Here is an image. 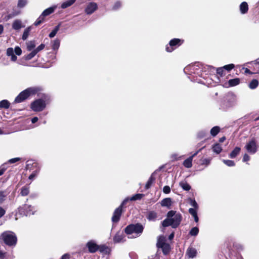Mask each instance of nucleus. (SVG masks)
I'll use <instances>...</instances> for the list:
<instances>
[{"instance_id":"nucleus-13","label":"nucleus","mask_w":259,"mask_h":259,"mask_svg":"<svg viewBox=\"0 0 259 259\" xmlns=\"http://www.w3.org/2000/svg\"><path fill=\"white\" fill-rule=\"evenodd\" d=\"M22 27H24V26L22 25L20 20H15L12 24V28L16 30H18Z\"/></svg>"},{"instance_id":"nucleus-37","label":"nucleus","mask_w":259,"mask_h":259,"mask_svg":"<svg viewBox=\"0 0 259 259\" xmlns=\"http://www.w3.org/2000/svg\"><path fill=\"white\" fill-rule=\"evenodd\" d=\"M60 46V40L58 39H56L52 42V49L54 50H58Z\"/></svg>"},{"instance_id":"nucleus-50","label":"nucleus","mask_w":259,"mask_h":259,"mask_svg":"<svg viewBox=\"0 0 259 259\" xmlns=\"http://www.w3.org/2000/svg\"><path fill=\"white\" fill-rule=\"evenodd\" d=\"M45 45L44 44H41L37 48L34 49L36 53H38L39 51H41L45 48Z\"/></svg>"},{"instance_id":"nucleus-23","label":"nucleus","mask_w":259,"mask_h":259,"mask_svg":"<svg viewBox=\"0 0 259 259\" xmlns=\"http://www.w3.org/2000/svg\"><path fill=\"white\" fill-rule=\"evenodd\" d=\"M241 150L240 148L236 147L234 150L230 153L229 155V157L231 158H234L236 157V156L239 154Z\"/></svg>"},{"instance_id":"nucleus-27","label":"nucleus","mask_w":259,"mask_h":259,"mask_svg":"<svg viewBox=\"0 0 259 259\" xmlns=\"http://www.w3.org/2000/svg\"><path fill=\"white\" fill-rule=\"evenodd\" d=\"M31 26H29L24 30L23 35H22V39L23 40H26L28 38L29 34V32L31 31Z\"/></svg>"},{"instance_id":"nucleus-48","label":"nucleus","mask_w":259,"mask_h":259,"mask_svg":"<svg viewBox=\"0 0 259 259\" xmlns=\"http://www.w3.org/2000/svg\"><path fill=\"white\" fill-rule=\"evenodd\" d=\"M121 6V3L119 1H117L116 2L114 6H113V8H112V9L113 10H118L119 8H120Z\"/></svg>"},{"instance_id":"nucleus-33","label":"nucleus","mask_w":259,"mask_h":259,"mask_svg":"<svg viewBox=\"0 0 259 259\" xmlns=\"http://www.w3.org/2000/svg\"><path fill=\"white\" fill-rule=\"evenodd\" d=\"M258 85V80L256 79H253L251 80V81L249 84V88L250 89H254L256 88H257Z\"/></svg>"},{"instance_id":"nucleus-25","label":"nucleus","mask_w":259,"mask_h":259,"mask_svg":"<svg viewBox=\"0 0 259 259\" xmlns=\"http://www.w3.org/2000/svg\"><path fill=\"white\" fill-rule=\"evenodd\" d=\"M76 0H69L66 2H63L61 6V8L62 9H66L71 5H72L75 2Z\"/></svg>"},{"instance_id":"nucleus-36","label":"nucleus","mask_w":259,"mask_h":259,"mask_svg":"<svg viewBox=\"0 0 259 259\" xmlns=\"http://www.w3.org/2000/svg\"><path fill=\"white\" fill-rule=\"evenodd\" d=\"M29 193V188L28 186H24L21 188V194L22 196H27Z\"/></svg>"},{"instance_id":"nucleus-15","label":"nucleus","mask_w":259,"mask_h":259,"mask_svg":"<svg viewBox=\"0 0 259 259\" xmlns=\"http://www.w3.org/2000/svg\"><path fill=\"white\" fill-rule=\"evenodd\" d=\"M57 8L56 6H54L52 7H50L47 9H46L41 14V16H42L45 18L46 16L49 15L50 14L53 13L54 10Z\"/></svg>"},{"instance_id":"nucleus-1","label":"nucleus","mask_w":259,"mask_h":259,"mask_svg":"<svg viewBox=\"0 0 259 259\" xmlns=\"http://www.w3.org/2000/svg\"><path fill=\"white\" fill-rule=\"evenodd\" d=\"M182 219V217L180 213L170 210L167 213V218L162 221V225L164 227L171 226L173 228H176L180 224Z\"/></svg>"},{"instance_id":"nucleus-29","label":"nucleus","mask_w":259,"mask_h":259,"mask_svg":"<svg viewBox=\"0 0 259 259\" xmlns=\"http://www.w3.org/2000/svg\"><path fill=\"white\" fill-rule=\"evenodd\" d=\"M180 186L185 191H189L191 189V186L185 181H182L179 184Z\"/></svg>"},{"instance_id":"nucleus-59","label":"nucleus","mask_w":259,"mask_h":259,"mask_svg":"<svg viewBox=\"0 0 259 259\" xmlns=\"http://www.w3.org/2000/svg\"><path fill=\"white\" fill-rule=\"evenodd\" d=\"M70 255L69 253H65L63 254L61 259H70Z\"/></svg>"},{"instance_id":"nucleus-24","label":"nucleus","mask_w":259,"mask_h":259,"mask_svg":"<svg viewBox=\"0 0 259 259\" xmlns=\"http://www.w3.org/2000/svg\"><path fill=\"white\" fill-rule=\"evenodd\" d=\"M160 248H161L163 253L165 255L167 254L170 250V246L168 243L163 244Z\"/></svg>"},{"instance_id":"nucleus-49","label":"nucleus","mask_w":259,"mask_h":259,"mask_svg":"<svg viewBox=\"0 0 259 259\" xmlns=\"http://www.w3.org/2000/svg\"><path fill=\"white\" fill-rule=\"evenodd\" d=\"M217 73L218 74L220 75L221 76H223L225 75L224 74V69L222 67H220L217 68Z\"/></svg>"},{"instance_id":"nucleus-34","label":"nucleus","mask_w":259,"mask_h":259,"mask_svg":"<svg viewBox=\"0 0 259 259\" xmlns=\"http://www.w3.org/2000/svg\"><path fill=\"white\" fill-rule=\"evenodd\" d=\"M60 27V24H58L57 26L55 27L54 30L49 34V37L50 38L54 37L57 34V32L59 31Z\"/></svg>"},{"instance_id":"nucleus-35","label":"nucleus","mask_w":259,"mask_h":259,"mask_svg":"<svg viewBox=\"0 0 259 259\" xmlns=\"http://www.w3.org/2000/svg\"><path fill=\"white\" fill-rule=\"evenodd\" d=\"M35 47L34 41H30L27 43V49L29 51H33Z\"/></svg>"},{"instance_id":"nucleus-46","label":"nucleus","mask_w":259,"mask_h":259,"mask_svg":"<svg viewBox=\"0 0 259 259\" xmlns=\"http://www.w3.org/2000/svg\"><path fill=\"white\" fill-rule=\"evenodd\" d=\"M235 67V65L233 64H230L228 65H225L223 67L224 70H226L228 71H230L231 70L233 69Z\"/></svg>"},{"instance_id":"nucleus-54","label":"nucleus","mask_w":259,"mask_h":259,"mask_svg":"<svg viewBox=\"0 0 259 259\" xmlns=\"http://www.w3.org/2000/svg\"><path fill=\"white\" fill-rule=\"evenodd\" d=\"M206 135V131H201L199 133H198L197 136L199 138H202L204 137Z\"/></svg>"},{"instance_id":"nucleus-17","label":"nucleus","mask_w":259,"mask_h":259,"mask_svg":"<svg viewBox=\"0 0 259 259\" xmlns=\"http://www.w3.org/2000/svg\"><path fill=\"white\" fill-rule=\"evenodd\" d=\"M197 251L195 248L190 247L187 250V254L190 258H193L196 255Z\"/></svg>"},{"instance_id":"nucleus-47","label":"nucleus","mask_w":259,"mask_h":259,"mask_svg":"<svg viewBox=\"0 0 259 259\" xmlns=\"http://www.w3.org/2000/svg\"><path fill=\"white\" fill-rule=\"evenodd\" d=\"M44 18L40 15L34 22V25L35 26H38V25L40 24L44 21Z\"/></svg>"},{"instance_id":"nucleus-39","label":"nucleus","mask_w":259,"mask_h":259,"mask_svg":"<svg viewBox=\"0 0 259 259\" xmlns=\"http://www.w3.org/2000/svg\"><path fill=\"white\" fill-rule=\"evenodd\" d=\"M0 106L1 108H8L10 106V103L8 101L4 100L0 102Z\"/></svg>"},{"instance_id":"nucleus-7","label":"nucleus","mask_w":259,"mask_h":259,"mask_svg":"<svg viewBox=\"0 0 259 259\" xmlns=\"http://www.w3.org/2000/svg\"><path fill=\"white\" fill-rule=\"evenodd\" d=\"M246 151L251 154H254L257 151L256 143L254 139L249 141L244 147Z\"/></svg>"},{"instance_id":"nucleus-11","label":"nucleus","mask_w":259,"mask_h":259,"mask_svg":"<svg viewBox=\"0 0 259 259\" xmlns=\"http://www.w3.org/2000/svg\"><path fill=\"white\" fill-rule=\"evenodd\" d=\"M98 251L103 254H108L110 253L111 250L109 247L105 245H100L99 246Z\"/></svg>"},{"instance_id":"nucleus-10","label":"nucleus","mask_w":259,"mask_h":259,"mask_svg":"<svg viewBox=\"0 0 259 259\" xmlns=\"http://www.w3.org/2000/svg\"><path fill=\"white\" fill-rule=\"evenodd\" d=\"M98 5L97 3L94 2H91L87 5V7L85 9V12L87 14L90 15L93 13L95 11H96Z\"/></svg>"},{"instance_id":"nucleus-56","label":"nucleus","mask_w":259,"mask_h":259,"mask_svg":"<svg viewBox=\"0 0 259 259\" xmlns=\"http://www.w3.org/2000/svg\"><path fill=\"white\" fill-rule=\"evenodd\" d=\"M20 160V158H12L9 160V162L10 163H15Z\"/></svg>"},{"instance_id":"nucleus-30","label":"nucleus","mask_w":259,"mask_h":259,"mask_svg":"<svg viewBox=\"0 0 259 259\" xmlns=\"http://www.w3.org/2000/svg\"><path fill=\"white\" fill-rule=\"evenodd\" d=\"M192 157H189L183 162V165L187 168H190L192 166Z\"/></svg>"},{"instance_id":"nucleus-19","label":"nucleus","mask_w":259,"mask_h":259,"mask_svg":"<svg viewBox=\"0 0 259 259\" xmlns=\"http://www.w3.org/2000/svg\"><path fill=\"white\" fill-rule=\"evenodd\" d=\"M201 65L199 63L195 64L190 67V70L192 73L199 74V69L200 68Z\"/></svg>"},{"instance_id":"nucleus-40","label":"nucleus","mask_w":259,"mask_h":259,"mask_svg":"<svg viewBox=\"0 0 259 259\" xmlns=\"http://www.w3.org/2000/svg\"><path fill=\"white\" fill-rule=\"evenodd\" d=\"M36 54L37 53L33 50L30 53L25 56V59L26 60H31L36 55Z\"/></svg>"},{"instance_id":"nucleus-21","label":"nucleus","mask_w":259,"mask_h":259,"mask_svg":"<svg viewBox=\"0 0 259 259\" xmlns=\"http://www.w3.org/2000/svg\"><path fill=\"white\" fill-rule=\"evenodd\" d=\"M23 209L26 211V215H30L34 214V207L31 205L25 204L24 206Z\"/></svg>"},{"instance_id":"nucleus-8","label":"nucleus","mask_w":259,"mask_h":259,"mask_svg":"<svg viewBox=\"0 0 259 259\" xmlns=\"http://www.w3.org/2000/svg\"><path fill=\"white\" fill-rule=\"evenodd\" d=\"M183 40L178 38L171 39L169 43V46L166 47V51L168 52H171L175 48L182 44Z\"/></svg>"},{"instance_id":"nucleus-51","label":"nucleus","mask_w":259,"mask_h":259,"mask_svg":"<svg viewBox=\"0 0 259 259\" xmlns=\"http://www.w3.org/2000/svg\"><path fill=\"white\" fill-rule=\"evenodd\" d=\"M198 209H195V208H189V212L194 217V215H195L196 214H197V210Z\"/></svg>"},{"instance_id":"nucleus-2","label":"nucleus","mask_w":259,"mask_h":259,"mask_svg":"<svg viewBox=\"0 0 259 259\" xmlns=\"http://www.w3.org/2000/svg\"><path fill=\"white\" fill-rule=\"evenodd\" d=\"M143 226L139 223L131 224L125 228V233L128 235L130 238H135L139 237L143 232Z\"/></svg>"},{"instance_id":"nucleus-31","label":"nucleus","mask_w":259,"mask_h":259,"mask_svg":"<svg viewBox=\"0 0 259 259\" xmlns=\"http://www.w3.org/2000/svg\"><path fill=\"white\" fill-rule=\"evenodd\" d=\"M220 128L218 126L213 127L210 130V134L212 136L215 137L220 132Z\"/></svg>"},{"instance_id":"nucleus-3","label":"nucleus","mask_w":259,"mask_h":259,"mask_svg":"<svg viewBox=\"0 0 259 259\" xmlns=\"http://www.w3.org/2000/svg\"><path fill=\"white\" fill-rule=\"evenodd\" d=\"M0 240L9 246H15L17 242V238L16 234L10 231L3 232L0 236Z\"/></svg>"},{"instance_id":"nucleus-6","label":"nucleus","mask_w":259,"mask_h":259,"mask_svg":"<svg viewBox=\"0 0 259 259\" xmlns=\"http://www.w3.org/2000/svg\"><path fill=\"white\" fill-rule=\"evenodd\" d=\"M46 106L45 101L41 99H38L32 103L31 107L34 111H40L45 109Z\"/></svg>"},{"instance_id":"nucleus-45","label":"nucleus","mask_w":259,"mask_h":259,"mask_svg":"<svg viewBox=\"0 0 259 259\" xmlns=\"http://www.w3.org/2000/svg\"><path fill=\"white\" fill-rule=\"evenodd\" d=\"M190 203L192 206H193L195 209H198V205L196 201L193 199L190 198L189 199Z\"/></svg>"},{"instance_id":"nucleus-18","label":"nucleus","mask_w":259,"mask_h":259,"mask_svg":"<svg viewBox=\"0 0 259 259\" xmlns=\"http://www.w3.org/2000/svg\"><path fill=\"white\" fill-rule=\"evenodd\" d=\"M239 9L241 14H246L248 10V4L246 2H242L240 5Z\"/></svg>"},{"instance_id":"nucleus-60","label":"nucleus","mask_w":259,"mask_h":259,"mask_svg":"<svg viewBox=\"0 0 259 259\" xmlns=\"http://www.w3.org/2000/svg\"><path fill=\"white\" fill-rule=\"evenodd\" d=\"M37 175V172H34L32 174H31L29 177V179L32 180L34 179Z\"/></svg>"},{"instance_id":"nucleus-32","label":"nucleus","mask_w":259,"mask_h":259,"mask_svg":"<svg viewBox=\"0 0 259 259\" xmlns=\"http://www.w3.org/2000/svg\"><path fill=\"white\" fill-rule=\"evenodd\" d=\"M155 181V178L153 177V174L151 176V177L149 178L148 182L145 185V188L146 189H148L151 187L152 183Z\"/></svg>"},{"instance_id":"nucleus-62","label":"nucleus","mask_w":259,"mask_h":259,"mask_svg":"<svg viewBox=\"0 0 259 259\" xmlns=\"http://www.w3.org/2000/svg\"><path fill=\"white\" fill-rule=\"evenodd\" d=\"M37 121H38V118L37 117H34L32 118L31 119V122L33 123L36 122Z\"/></svg>"},{"instance_id":"nucleus-14","label":"nucleus","mask_w":259,"mask_h":259,"mask_svg":"<svg viewBox=\"0 0 259 259\" xmlns=\"http://www.w3.org/2000/svg\"><path fill=\"white\" fill-rule=\"evenodd\" d=\"M6 53L8 56H11V61L15 62L17 60V57L14 55V50L12 48H8Z\"/></svg>"},{"instance_id":"nucleus-58","label":"nucleus","mask_w":259,"mask_h":259,"mask_svg":"<svg viewBox=\"0 0 259 259\" xmlns=\"http://www.w3.org/2000/svg\"><path fill=\"white\" fill-rule=\"evenodd\" d=\"M6 213L5 210L0 206V218L5 215Z\"/></svg>"},{"instance_id":"nucleus-26","label":"nucleus","mask_w":259,"mask_h":259,"mask_svg":"<svg viewBox=\"0 0 259 259\" xmlns=\"http://www.w3.org/2000/svg\"><path fill=\"white\" fill-rule=\"evenodd\" d=\"M212 149L214 153L218 154L221 152L222 148L221 145L217 143L212 146Z\"/></svg>"},{"instance_id":"nucleus-55","label":"nucleus","mask_w":259,"mask_h":259,"mask_svg":"<svg viewBox=\"0 0 259 259\" xmlns=\"http://www.w3.org/2000/svg\"><path fill=\"white\" fill-rule=\"evenodd\" d=\"M210 160L209 159H204L202 161L201 164H205L206 165H208L210 163Z\"/></svg>"},{"instance_id":"nucleus-61","label":"nucleus","mask_w":259,"mask_h":259,"mask_svg":"<svg viewBox=\"0 0 259 259\" xmlns=\"http://www.w3.org/2000/svg\"><path fill=\"white\" fill-rule=\"evenodd\" d=\"M6 168L5 167L0 168V176L3 175L4 172L5 171Z\"/></svg>"},{"instance_id":"nucleus-44","label":"nucleus","mask_w":259,"mask_h":259,"mask_svg":"<svg viewBox=\"0 0 259 259\" xmlns=\"http://www.w3.org/2000/svg\"><path fill=\"white\" fill-rule=\"evenodd\" d=\"M223 162L228 166H234L235 165V162L233 160L223 159Z\"/></svg>"},{"instance_id":"nucleus-4","label":"nucleus","mask_w":259,"mask_h":259,"mask_svg":"<svg viewBox=\"0 0 259 259\" xmlns=\"http://www.w3.org/2000/svg\"><path fill=\"white\" fill-rule=\"evenodd\" d=\"M39 91V89L36 87L29 88L22 91L15 98V102L16 103H20L26 99L30 96L35 95Z\"/></svg>"},{"instance_id":"nucleus-16","label":"nucleus","mask_w":259,"mask_h":259,"mask_svg":"<svg viewBox=\"0 0 259 259\" xmlns=\"http://www.w3.org/2000/svg\"><path fill=\"white\" fill-rule=\"evenodd\" d=\"M157 218V213L154 211L148 212L147 215V219L150 221H155Z\"/></svg>"},{"instance_id":"nucleus-41","label":"nucleus","mask_w":259,"mask_h":259,"mask_svg":"<svg viewBox=\"0 0 259 259\" xmlns=\"http://www.w3.org/2000/svg\"><path fill=\"white\" fill-rule=\"evenodd\" d=\"M27 4V0H19L18 2L17 7L19 8H23Z\"/></svg>"},{"instance_id":"nucleus-5","label":"nucleus","mask_w":259,"mask_h":259,"mask_svg":"<svg viewBox=\"0 0 259 259\" xmlns=\"http://www.w3.org/2000/svg\"><path fill=\"white\" fill-rule=\"evenodd\" d=\"M128 200V198L124 199L120 206L115 210L112 218V221L113 222L116 223L119 221L122 213V207L123 205L126 204Z\"/></svg>"},{"instance_id":"nucleus-42","label":"nucleus","mask_w":259,"mask_h":259,"mask_svg":"<svg viewBox=\"0 0 259 259\" xmlns=\"http://www.w3.org/2000/svg\"><path fill=\"white\" fill-rule=\"evenodd\" d=\"M199 233V229L197 227L193 228L190 231L189 234L191 236H196Z\"/></svg>"},{"instance_id":"nucleus-57","label":"nucleus","mask_w":259,"mask_h":259,"mask_svg":"<svg viewBox=\"0 0 259 259\" xmlns=\"http://www.w3.org/2000/svg\"><path fill=\"white\" fill-rule=\"evenodd\" d=\"M250 159V157L247 154H245L243 157V161L246 162Z\"/></svg>"},{"instance_id":"nucleus-38","label":"nucleus","mask_w":259,"mask_h":259,"mask_svg":"<svg viewBox=\"0 0 259 259\" xmlns=\"http://www.w3.org/2000/svg\"><path fill=\"white\" fill-rule=\"evenodd\" d=\"M7 194L5 191H0V204L3 203L6 200Z\"/></svg>"},{"instance_id":"nucleus-9","label":"nucleus","mask_w":259,"mask_h":259,"mask_svg":"<svg viewBox=\"0 0 259 259\" xmlns=\"http://www.w3.org/2000/svg\"><path fill=\"white\" fill-rule=\"evenodd\" d=\"M99 245L94 240H91L86 243V247L90 253H93L98 251Z\"/></svg>"},{"instance_id":"nucleus-12","label":"nucleus","mask_w":259,"mask_h":259,"mask_svg":"<svg viewBox=\"0 0 259 259\" xmlns=\"http://www.w3.org/2000/svg\"><path fill=\"white\" fill-rule=\"evenodd\" d=\"M124 235L123 233H117L113 238L115 243H119L124 241Z\"/></svg>"},{"instance_id":"nucleus-52","label":"nucleus","mask_w":259,"mask_h":259,"mask_svg":"<svg viewBox=\"0 0 259 259\" xmlns=\"http://www.w3.org/2000/svg\"><path fill=\"white\" fill-rule=\"evenodd\" d=\"M14 52L15 54L18 56H20L22 54V50L19 47H15Z\"/></svg>"},{"instance_id":"nucleus-22","label":"nucleus","mask_w":259,"mask_h":259,"mask_svg":"<svg viewBox=\"0 0 259 259\" xmlns=\"http://www.w3.org/2000/svg\"><path fill=\"white\" fill-rule=\"evenodd\" d=\"M165 238L163 236H159L157 239L156 246L158 248H160L163 244H165Z\"/></svg>"},{"instance_id":"nucleus-53","label":"nucleus","mask_w":259,"mask_h":259,"mask_svg":"<svg viewBox=\"0 0 259 259\" xmlns=\"http://www.w3.org/2000/svg\"><path fill=\"white\" fill-rule=\"evenodd\" d=\"M163 192L165 194H169L170 192V188L168 186H165L163 188Z\"/></svg>"},{"instance_id":"nucleus-63","label":"nucleus","mask_w":259,"mask_h":259,"mask_svg":"<svg viewBox=\"0 0 259 259\" xmlns=\"http://www.w3.org/2000/svg\"><path fill=\"white\" fill-rule=\"evenodd\" d=\"M20 13V11H14L13 12V14H11L12 15V16H16L18 14H19Z\"/></svg>"},{"instance_id":"nucleus-20","label":"nucleus","mask_w":259,"mask_h":259,"mask_svg":"<svg viewBox=\"0 0 259 259\" xmlns=\"http://www.w3.org/2000/svg\"><path fill=\"white\" fill-rule=\"evenodd\" d=\"M171 199L170 198L163 199L160 202L161 205L164 207L169 208L171 205Z\"/></svg>"},{"instance_id":"nucleus-43","label":"nucleus","mask_w":259,"mask_h":259,"mask_svg":"<svg viewBox=\"0 0 259 259\" xmlns=\"http://www.w3.org/2000/svg\"><path fill=\"white\" fill-rule=\"evenodd\" d=\"M143 196V194H137L133 196L130 198V200L132 201L139 200V199H141Z\"/></svg>"},{"instance_id":"nucleus-28","label":"nucleus","mask_w":259,"mask_h":259,"mask_svg":"<svg viewBox=\"0 0 259 259\" xmlns=\"http://www.w3.org/2000/svg\"><path fill=\"white\" fill-rule=\"evenodd\" d=\"M240 83V79L238 78L230 79L228 81L229 86L234 87L239 84Z\"/></svg>"},{"instance_id":"nucleus-64","label":"nucleus","mask_w":259,"mask_h":259,"mask_svg":"<svg viewBox=\"0 0 259 259\" xmlns=\"http://www.w3.org/2000/svg\"><path fill=\"white\" fill-rule=\"evenodd\" d=\"M5 252L0 251V258H3L5 257Z\"/></svg>"}]
</instances>
